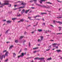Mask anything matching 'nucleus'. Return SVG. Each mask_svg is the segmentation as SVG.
<instances>
[{"label": "nucleus", "mask_w": 62, "mask_h": 62, "mask_svg": "<svg viewBox=\"0 0 62 62\" xmlns=\"http://www.w3.org/2000/svg\"><path fill=\"white\" fill-rule=\"evenodd\" d=\"M3 2H5L4 4H1L0 5H2L1 6H0V8H2L4 5H9V1L8 0H4Z\"/></svg>", "instance_id": "obj_1"}, {"label": "nucleus", "mask_w": 62, "mask_h": 62, "mask_svg": "<svg viewBox=\"0 0 62 62\" xmlns=\"http://www.w3.org/2000/svg\"><path fill=\"white\" fill-rule=\"evenodd\" d=\"M22 3L21 4V5H23L24 6L22 7H21L19 8H25V6L26 4V3H23V1H22Z\"/></svg>", "instance_id": "obj_2"}, {"label": "nucleus", "mask_w": 62, "mask_h": 62, "mask_svg": "<svg viewBox=\"0 0 62 62\" xmlns=\"http://www.w3.org/2000/svg\"><path fill=\"white\" fill-rule=\"evenodd\" d=\"M44 58H39V57H36L34 59L35 60H43Z\"/></svg>", "instance_id": "obj_3"}, {"label": "nucleus", "mask_w": 62, "mask_h": 62, "mask_svg": "<svg viewBox=\"0 0 62 62\" xmlns=\"http://www.w3.org/2000/svg\"><path fill=\"white\" fill-rule=\"evenodd\" d=\"M52 45H53V46L54 47H55L56 49H57V48L58 49V46H55V45H57V44L54 43V44H53Z\"/></svg>", "instance_id": "obj_4"}, {"label": "nucleus", "mask_w": 62, "mask_h": 62, "mask_svg": "<svg viewBox=\"0 0 62 62\" xmlns=\"http://www.w3.org/2000/svg\"><path fill=\"white\" fill-rule=\"evenodd\" d=\"M24 56V53H21V55H20L19 56H18V58H20V57H23Z\"/></svg>", "instance_id": "obj_5"}, {"label": "nucleus", "mask_w": 62, "mask_h": 62, "mask_svg": "<svg viewBox=\"0 0 62 62\" xmlns=\"http://www.w3.org/2000/svg\"><path fill=\"white\" fill-rule=\"evenodd\" d=\"M40 4H42V2H45V1H46V0H40Z\"/></svg>", "instance_id": "obj_6"}, {"label": "nucleus", "mask_w": 62, "mask_h": 62, "mask_svg": "<svg viewBox=\"0 0 62 62\" xmlns=\"http://www.w3.org/2000/svg\"><path fill=\"white\" fill-rule=\"evenodd\" d=\"M8 52H7L5 54V56H6L7 57L8 56Z\"/></svg>", "instance_id": "obj_7"}, {"label": "nucleus", "mask_w": 62, "mask_h": 62, "mask_svg": "<svg viewBox=\"0 0 62 62\" xmlns=\"http://www.w3.org/2000/svg\"><path fill=\"white\" fill-rule=\"evenodd\" d=\"M29 10H30V9H29L28 10H26V11H25V12L24 13L26 14H27V13L28 12H29Z\"/></svg>", "instance_id": "obj_8"}, {"label": "nucleus", "mask_w": 62, "mask_h": 62, "mask_svg": "<svg viewBox=\"0 0 62 62\" xmlns=\"http://www.w3.org/2000/svg\"><path fill=\"white\" fill-rule=\"evenodd\" d=\"M25 11V10H24V9H23V10H22V11L21 12V14H23V13H24V12Z\"/></svg>", "instance_id": "obj_9"}, {"label": "nucleus", "mask_w": 62, "mask_h": 62, "mask_svg": "<svg viewBox=\"0 0 62 62\" xmlns=\"http://www.w3.org/2000/svg\"><path fill=\"white\" fill-rule=\"evenodd\" d=\"M40 39L41 40H43V36H40Z\"/></svg>", "instance_id": "obj_10"}, {"label": "nucleus", "mask_w": 62, "mask_h": 62, "mask_svg": "<svg viewBox=\"0 0 62 62\" xmlns=\"http://www.w3.org/2000/svg\"><path fill=\"white\" fill-rule=\"evenodd\" d=\"M12 21H10V20L6 22V23H10Z\"/></svg>", "instance_id": "obj_11"}, {"label": "nucleus", "mask_w": 62, "mask_h": 62, "mask_svg": "<svg viewBox=\"0 0 62 62\" xmlns=\"http://www.w3.org/2000/svg\"><path fill=\"white\" fill-rule=\"evenodd\" d=\"M57 52L58 53H59V52H61L62 51L60 50H56Z\"/></svg>", "instance_id": "obj_12"}, {"label": "nucleus", "mask_w": 62, "mask_h": 62, "mask_svg": "<svg viewBox=\"0 0 62 62\" xmlns=\"http://www.w3.org/2000/svg\"><path fill=\"white\" fill-rule=\"evenodd\" d=\"M44 14H47V13H41V15H44Z\"/></svg>", "instance_id": "obj_13"}, {"label": "nucleus", "mask_w": 62, "mask_h": 62, "mask_svg": "<svg viewBox=\"0 0 62 62\" xmlns=\"http://www.w3.org/2000/svg\"><path fill=\"white\" fill-rule=\"evenodd\" d=\"M56 23H59L60 24H62V23L60 21H58V22H56Z\"/></svg>", "instance_id": "obj_14"}, {"label": "nucleus", "mask_w": 62, "mask_h": 62, "mask_svg": "<svg viewBox=\"0 0 62 62\" xmlns=\"http://www.w3.org/2000/svg\"><path fill=\"white\" fill-rule=\"evenodd\" d=\"M0 58L1 60H2L3 59V56H1V55H0Z\"/></svg>", "instance_id": "obj_15"}, {"label": "nucleus", "mask_w": 62, "mask_h": 62, "mask_svg": "<svg viewBox=\"0 0 62 62\" xmlns=\"http://www.w3.org/2000/svg\"><path fill=\"white\" fill-rule=\"evenodd\" d=\"M52 58H51V57H50L49 58H48L47 59V60H52Z\"/></svg>", "instance_id": "obj_16"}, {"label": "nucleus", "mask_w": 62, "mask_h": 62, "mask_svg": "<svg viewBox=\"0 0 62 62\" xmlns=\"http://www.w3.org/2000/svg\"><path fill=\"white\" fill-rule=\"evenodd\" d=\"M61 28H62V27H60L59 26V31H60L61 30Z\"/></svg>", "instance_id": "obj_17"}, {"label": "nucleus", "mask_w": 62, "mask_h": 62, "mask_svg": "<svg viewBox=\"0 0 62 62\" xmlns=\"http://www.w3.org/2000/svg\"><path fill=\"white\" fill-rule=\"evenodd\" d=\"M38 31L39 32H40L42 31V30H40V29H38Z\"/></svg>", "instance_id": "obj_18"}, {"label": "nucleus", "mask_w": 62, "mask_h": 62, "mask_svg": "<svg viewBox=\"0 0 62 62\" xmlns=\"http://www.w3.org/2000/svg\"><path fill=\"white\" fill-rule=\"evenodd\" d=\"M16 43H18V40H16L15 41Z\"/></svg>", "instance_id": "obj_19"}, {"label": "nucleus", "mask_w": 62, "mask_h": 62, "mask_svg": "<svg viewBox=\"0 0 62 62\" xmlns=\"http://www.w3.org/2000/svg\"><path fill=\"white\" fill-rule=\"evenodd\" d=\"M24 21V20L23 19H22L20 20V22H23Z\"/></svg>", "instance_id": "obj_20"}, {"label": "nucleus", "mask_w": 62, "mask_h": 62, "mask_svg": "<svg viewBox=\"0 0 62 62\" xmlns=\"http://www.w3.org/2000/svg\"><path fill=\"white\" fill-rule=\"evenodd\" d=\"M13 46H10L9 48V49H11V48H12L13 47Z\"/></svg>", "instance_id": "obj_21"}, {"label": "nucleus", "mask_w": 62, "mask_h": 62, "mask_svg": "<svg viewBox=\"0 0 62 62\" xmlns=\"http://www.w3.org/2000/svg\"><path fill=\"white\" fill-rule=\"evenodd\" d=\"M13 56H14V57H15V56H16V54L14 53H13Z\"/></svg>", "instance_id": "obj_22"}, {"label": "nucleus", "mask_w": 62, "mask_h": 62, "mask_svg": "<svg viewBox=\"0 0 62 62\" xmlns=\"http://www.w3.org/2000/svg\"><path fill=\"white\" fill-rule=\"evenodd\" d=\"M37 17H40V16H36L35 17H34V18L35 19H36V18H37Z\"/></svg>", "instance_id": "obj_23"}, {"label": "nucleus", "mask_w": 62, "mask_h": 62, "mask_svg": "<svg viewBox=\"0 0 62 62\" xmlns=\"http://www.w3.org/2000/svg\"><path fill=\"white\" fill-rule=\"evenodd\" d=\"M38 6H39V7H43V6H41V5L39 4H38Z\"/></svg>", "instance_id": "obj_24"}, {"label": "nucleus", "mask_w": 62, "mask_h": 62, "mask_svg": "<svg viewBox=\"0 0 62 62\" xmlns=\"http://www.w3.org/2000/svg\"><path fill=\"white\" fill-rule=\"evenodd\" d=\"M11 4H9V5L8 6V7L9 8H10L11 7Z\"/></svg>", "instance_id": "obj_25"}, {"label": "nucleus", "mask_w": 62, "mask_h": 62, "mask_svg": "<svg viewBox=\"0 0 62 62\" xmlns=\"http://www.w3.org/2000/svg\"><path fill=\"white\" fill-rule=\"evenodd\" d=\"M16 19V18H14L12 19V20H13V21H14V20H15Z\"/></svg>", "instance_id": "obj_26"}, {"label": "nucleus", "mask_w": 62, "mask_h": 62, "mask_svg": "<svg viewBox=\"0 0 62 62\" xmlns=\"http://www.w3.org/2000/svg\"><path fill=\"white\" fill-rule=\"evenodd\" d=\"M23 36H21L20 37V39H23Z\"/></svg>", "instance_id": "obj_27"}, {"label": "nucleus", "mask_w": 62, "mask_h": 62, "mask_svg": "<svg viewBox=\"0 0 62 62\" xmlns=\"http://www.w3.org/2000/svg\"><path fill=\"white\" fill-rule=\"evenodd\" d=\"M46 3L47 4H52V3H51L49 2H46Z\"/></svg>", "instance_id": "obj_28"}, {"label": "nucleus", "mask_w": 62, "mask_h": 62, "mask_svg": "<svg viewBox=\"0 0 62 62\" xmlns=\"http://www.w3.org/2000/svg\"><path fill=\"white\" fill-rule=\"evenodd\" d=\"M41 40H40V39H38V42H41Z\"/></svg>", "instance_id": "obj_29"}, {"label": "nucleus", "mask_w": 62, "mask_h": 62, "mask_svg": "<svg viewBox=\"0 0 62 62\" xmlns=\"http://www.w3.org/2000/svg\"><path fill=\"white\" fill-rule=\"evenodd\" d=\"M8 31H9V29H8V30H7L6 31V33H8Z\"/></svg>", "instance_id": "obj_30"}, {"label": "nucleus", "mask_w": 62, "mask_h": 62, "mask_svg": "<svg viewBox=\"0 0 62 62\" xmlns=\"http://www.w3.org/2000/svg\"><path fill=\"white\" fill-rule=\"evenodd\" d=\"M2 56H3L4 58H5V57H6V55H2Z\"/></svg>", "instance_id": "obj_31"}, {"label": "nucleus", "mask_w": 62, "mask_h": 62, "mask_svg": "<svg viewBox=\"0 0 62 62\" xmlns=\"http://www.w3.org/2000/svg\"><path fill=\"white\" fill-rule=\"evenodd\" d=\"M8 61V59H7L5 61V62H7Z\"/></svg>", "instance_id": "obj_32"}, {"label": "nucleus", "mask_w": 62, "mask_h": 62, "mask_svg": "<svg viewBox=\"0 0 62 62\" xmlns=\"http://www.w3.org/2000/svg\"><path fill=\"white\" fill-rule=\"evenodd\" d=\"M43 7L44 8H47V7H46V6L44 5H43Z\"/></svg>", "instance_id": "obj_33"}, {"label": "nucleus", "mask_w": 62, "mask_h": 62, "mask_svg": "<svg viewBox=\"0 0 62 62\" xmlns=\"http://www.w3.org/2000/svg\"><path fill=\"white\" fill-rule=\"evenodd\" d=\"M57 1H58V2H60V3H61L62 2V1H60L58 0H57Z\"/></svg>", "instance_id": "obj_34"}, {"label": "nucleus", "mask_w": 62, "mask_h": 62, "mask_svg": "<svg viewBox=\"0 0 62 62\" xmlns=\"http://www.w3.org/2000/svg\"><path fill=\"white\" fill-rule=\"evenodd\" d=\"M43 25H45V23H43Z\"/></svg>", "instance_id": "obj_35"}, {"label": "nucleus", "mask_w": 62, "mask_h": 62, "mask_svg": "<svg viewBox=\"0 0 62 62\" xmlns=\"http://www.w3.org/2000/svg\"><path fill=\"white\" fill-rule=\"evenodd\" d=\"M48 48H49L50 49V48H51V46H49Z\"/></svg>", "instance_id": "obj_36"}, {"label": "nucleus", "mask_w": 62, "mask_h": 62, "mask_svg": "<svg viewBox=\"0 0 62 62\" xmlns=\"http://www.w3.org/2000/svg\"><path fill=\"white\" fill-rule=\"evenodd\" d=\"M31 45V44H30V42H29V46H30Z\"/></svg>", "instance_id": "obj_37"}, {"label": "nucleus", "mask_w": 62, "mask_h": 62, "mask_svg": "<svg viewBox=\"0 0 62 62\" xmlns=\"http://www.w3.org/2000/svg\"><path fill=\"white\" fill-rule=\"evenodd\" d=\"M25 42H26V41H24V42H23V44H25V43H24Z\"/></svg>", "instance_id": "obj_38"}, {"label": "nucleus", "mask_w": 62, "mask_h": 62, "mask_svg": "<svg viewBox=\"0 0 62 62\" xmlns=\"http://www.w3.org/2000/svg\"><path fill=\"white\" fill-rule=\"evenodd\" d=\"M39 49V47H35V49Z\"/></svg>", "instance_id": "obj_39"}, {"label": "nucleus", "mask_w": 62, "mask_h": 62, "mask_svg": "<svg viewBox=\"0 0 62 62\" xmlns=\"http://www.w3.org/2000/svg\"><path fill=\"white\" fill-rule=\"evenodd\" d=\"M22 52V49H20V51H19V53H20Z\"/></svg>", "instance_id": "obj_40"}, {"label": "nucleus", "mask_w": 62, "mask_h": 62, "mask_svg": "<svg viewBox=\"0 0 62 62\" xmlns=\"http://www.w3.org/2000/svg\"><path fill=\"white\" fill-rule=\"evenodd\" d=\"M33 0H31L30 1V2L31 3H32V2H33Z\"/></svg>", "instance_id": "obj_41"}, {"label": "nucleus", "mask_w": 62, "mask_h": 62, "mask_svg": "<svg viewBox=\"0 0 62 62\" xmlns=\"http://www.w3.org/2000/svg\"><path fill=\"white\" fill-rule=\"evenodd\" d=\"M7 52V50H5L3 51V53H5V52Z\"/></svg>", "instance_id": "obj_42"}, {"label": "nucleus", "mask_w": 62, "mask_h": 62, "mask_svg": "<svg viewBox=\"0 0 62 62\" xmlns=\"http://www.w3.org/2000/svg\"><path fill=\"white\" fill-rule=\"evenodd\" d=\"M50 26H52V27H54V26L52 25H50Z\"/></svg>", "instance_id": "obj_43"}, {"label": "nucleus", "mask_w": 62, "mask_h": 62, "mask_svg": "<svg viewBox=\"0 0 62 62\" xmlns=\"http://www.w3.org/2000/svg\"><path fill=\"white\" fill-rule=\"evenodd\" d=\"M62 34V33H57V35H58V34Z\"/></svg>", "instance_id": "obj_44"}, {"label": "nucleus", "mask_w": 62, "mask_h": 62, "mask_svg": "<svg viewBox=\"0 0 62 62\" xmlns=\"http://www.w3.org/2000/svg\"><path fill=\"white\" fill-rule=\"evenodd\" d=\"M17 6V5H14V7H16V6Z\"/></svg>", "instance_id": "obj_45"}, {"label": "nucleus", "mask_w": 62, "mask_h": 62, "mask_svg": "<svg viewBox=\"0 0 62 62\" xmlns=\"http://www.w3.org/2000/svg\"><path fill=\"white\" fill-rule=\"evenodd\" d=\"M36 52H37V51H34L33 52V53H36Z\"/></svg>", "instance_id": "obj_46"}, {"label": "nucleus", "mask_w": 62, "mask_h": 62, "mask_svg": "<svg viewBox=\"0 0 62 62\" xmlns=\"http://www.w3.org/2000/svg\"><path fill=\"white\" fill-rule=\"evenodd\" d=\"M62 18V17H59V19H61V18Z\"/></svg>", "instance_id": "obj_47"}, {"label": "nucleus", "mask_w": 62, "mask_h": 62, "mask_svg": "<svg viewBox=\"0 0 62 62\" xmlns=\"http://www.w3.org/2000/svg\"><path fill=\"white\" fill-rule=\"evenodd\" d=\"M34 2H37V0H34Z\"/></svg>", "instance_id": "obj_48"}, {"label": "nucleus", "mask_w": 62, "mask_h": 62, "mask_svg": "<svg viewBox=\"0 0 62 62\" xmlns=\"http://www.w3.org/2000/svg\"><path fill=\"white\" fill-rule=\"evenodd\" d=\"M31 8H32V9H34V8H34V7H31Z\"/></svg>", "instance_id": "obj_49"}, {"label": "nucleus", "mask_w": 62, "mask_h": 62, "mask_svg": "<svg viewBox=\"0 0 62 62\" xmlns=\"http://www.w3.org/2000/svg\"><path fill=\"white\" fill-rule=\"evenodd\" d=\"M50 50V49H48L46 50V51H49V50Z\"/></svg>", "instance_id": "obj_50"}, {"label": "nucleus", "mask_w": 62, "mask_h": 62, "mask_svg": "<svg viewBox=\"0 0 62 62\" xmlns=\"http://www.w3.org/2000/svg\"><path fill=\"white\" fill-rule=\"evenodd\" d=\"M31 33H32V34H34V31H33L32 32H31Z\"/></svg>", "instance_id": "obj_51"}, {"label": "nucleus", "mask_w": 62, "mask_h": 62, "mask_svg": "<svg viewBox=\"0 0 62 62\" xmlns=\"http://www.w3.org/2000/svg\"><path fill=\"white\" fill-rule=\"evenodd\" d=\"M36 20H40V19H36Z\"/></svg>", "instance_id": "obj_52"}, {"label": "nucleus", "mask_w": 62, "mask_h": 62, "mask_svg": "<svg viewBox=\"0 0 62 62\" xmlns=\"http://www.w3.org/2000/svg\"><path fill=\"white\" fill-rule=\"evenodd\" d=\"M36 5H37V6H38L39 5V4H37V3H36Z\"/></svg>", "instance_id": "obj_53"}, {"label": "nucleus", "mask_w": 62, "mask_h": 62, "mask_svg": "<svg viewBox=\"0 0 62 62\" xmlns=\"http://www.w3.org/2000/svg\"><path fill=\"white\" fill-rule=\"evenodd\" d=\"M28 19H31V17H28Z\"/></svg>", "instance_id": "obj_54"}, {"label": "nucleus", "mask_w": 62, "mask_h": 62, "mask_svg": "<svg viewBox=\"0 0 62 62\" xmlns=\"http://www.w3.org/2000/svg\"><path fill=\"white\" fill-rule=\"evenodd\" d=\"M47 31H46L45 33H47Z\"/></svg>", "instance_id": "obj_55"}, {"label": "nucleus", "mask_w": 62, "mask_h": 62, "mask_svg": "<svg viewBox=\"0 0 62 62\" xmlns=\"http://www.w3.org/2000/svg\"><path fill=\"white\" fill-rule=\"evenodd\" d=\"M53 22L54 23H55V21H54Z\"/></svg>", "instance_id": "obj_56"}, {"label": "nucleus", "mask_w": 62, "mask_h": 62, "mask_svg": "<svg viewBox=\"0 0 62 62\" xmlns=\"http://www.w3.org/2000/svg\"><path fill=\"white\" fill-rule=\"evenodd\" d=\"M35 49H36L35 48H33V50H35Z\"/></svg>", "instance_id": "obj_57"}, {"label": "nucleus", "mask_w": 62, "mask_h": 62, "mask_svg": "<svg viewBox=\"0 0 62 62\" xmlns=\"http://www.w3.org/2000/svg\"><path fill=\"white\" fill-rule=\"evenodd\" d=\"M21 22V21H18L17 22V23H20Z\"/></svg>", "instance_id": "obj_58"}, {"label": "nucleus", "mask_w": 62, "mask_h": 62, "mask_svg": "<svg viewBox=\"0 0 62 62\" xmlns=\"http://www.w3.org/2000/svg\"><path fill=\"white\" fill-rule=\"evenodd\" d=\"M50 41H54V40H51Z\"/></svg>", "instance_id": "obj_59"}, {"label": "nucleus", "mask_w": 62, "mask_h": 62, "mask_svg": "<svg viewBox=\"0 0 62 62\" xmlns=\"http://www.w3.org/2000/svg\"><path fill=\"white\" fill-rule=\"evenodd\" d=\"M21 16V15H17V16Z\"/></svg>", "instance_id": "obj_60"}, {"label": "nucleus", "mask_w": 62, "mask_h": 62, "mask_svg": "<svg viewBox=\"0 0 62 62\" xmlns=\"http://www.w3.org/2000/svg\"><path fill=\"white\" fill-rule=\"evenodd\" d=\"M42 20L43 21H44V18H43L42 19Z\"/></svg>", "instance_id": "obj_61"}, {"label": "nucleus", "mask_w": 62, "mask_h": 62, "mask_svg": "<svg viewBox=\"0 0 62 62\" xmlns=\"http://www.w3.org/2000/svg\"><path fill=\"white\" fill-rule=\"evenodd\" d=\"M6 21V20H3V21Z\"/></svg>", "instance_id": "obj_62"}, {"label": "nucleus", "mask_w": 62, "mask_h": 62, "mask_svg": "<svg viewBox=\"0 0 62 62\" xmlns=\"http://www.w3.org/2000/svg\"><path fill=\"white\" fill-rule=\"evenodd\" d=\"M31 62H34V61H31Z\"/></svg>", "instance_id": "obj_63"}, {"label": "nucleus", "mask_w": 62, "mask_h": 62, "mask_svg": "<svg viewBox=\"0 0 62 62\" xmlns=\"http://www.w3.org/2000/svg\"><path fill=\"white\" fill-rule=\"evenodd\" d=\"M60 59H62V57L60 58Z\"/></svg>", "instance_id": "obj_64"}]
</instances>
